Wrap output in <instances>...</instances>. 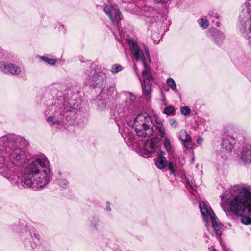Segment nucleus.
<instances>
[{
	"mask_svg": "<svg viewBox=\"0 0 251 251\" xmlns=\"http://www.w3.org/2000/svg\"><path fill=\"white\" fill-rule=\"evenodd\" d=\"M26 139L14 134L0 137V175L18 187L39 190L47 185L51 176L50 162L44 154L32 155L25 150Z\"/></svg>",
	"mask_w": 251,
	"mask_h": 251,
	"instance_id": "nucleus-1",
	"label": "nucleus"
},
{
	"mask_svg": "<svg viewBox=\"0 0 251 251\" xmlns=\"http://www.w3.org/2000/svg\"><path fill=\"white\" fill-rule=\"evenodd\" d=\"M221 198L225 201L230 212L242 217L243 224H251V188L249 186L239 184L231 186Z\"/></svg>",
	"mask_w": 251,
	"mask_h": 251,
	"instance_id": "nucleus-2",
	"label": "nucleus"
},
{
	"mask_svg": "<svg viewBox=\"0 0 251 251\" xmlns=\"http://www.w3.org/2000/svg\"><path fill=\"white\" fill-rule=\"evenodd\" d=\"M73 108L70 103L62 100H55L52 105L45 110V115H50L46 120L53 127L61 129L65 124L64 118L66 114L72 111Z\"/></svg>",
	"mask_w": 251,
	"mask_h": 251,
	"instance_id": "nucleus-3",
	"label": "nucleus"
},
{
	"mask_svg": "<svg viewBox=\"0 0 251 251\" xmlns=\"http://www.w3.org/2000/svg\"><path fill=\"white\" fill-rule=\"evenodd\" d=\"M128 43L136 60L141 61L144 66V70L142 72V76L143 78V83L151 82L153 80V78L151 75V69L147 64L151 60L148 49L144 47V51H143L140 49L136 42L131 40H128Z\"/></svg>",
	"mask_w": 251,
	"mask_h": 251,
	"instance_id": "nucleus-4",
	"label": "nucleus"
},
{
	"mask_svg": "<svg viewBox=\"0 0 251 251\" xmlns=\"http://www.w3.org/2000/svg\"><path fill=\"white\" fill-rule=\"evenodd\" d=\"M154 122L152 118L146 112H141L134 120L133 127L139 137H150L153 135Z\"/></svg>",
	"mask_w": 251,
	"mask_h": 251,
	"instance_id": "nucleus-5",
	"label": "nucleus"
},
{
	"mask_svg": "<svg viewBox=\"0 0 251 251\" xmlns=\"http://www.w3.org/2000/svg\"><path fill=\"white\" fill-rule=\"evenodd\" d=\"M199 208L207 230L211 231L213 229L218 237L220 235V225L218 218L209 203L205 201H201L199 203Z\"/></svg>",
	"mask_w": 251,
	"mask_h": 251,
	"instance_id": "nucleus-6",
	"label": "nucleus"
},
{
	"mask_svg": "<svg viewBox=\"0 0 251 251\" xmlns=\"http://www.w3.org/2000/svg\"><path fill=\"white\" fill-rule=\"evenodd\" d=\"M83 77L84 83L85 85L93 88H98L100 89L103 88L106 78L104 73L97 70L86 72Z\"/></svg>",
	"mask_w": 251,
	"mask_h": 251,
	"instance_id": "nucleus-7",
	"label": "nucleus"
},
{
	"mask_svg": "<svg viewBox=\"0 0 251 251\" xmlns=\"http://www.w3.org/2000/svg\"><path fill=\"white\" fill-rule=\"evenodd\" d=\"M131 144L134 148H135L136 151L144 157L151 156L156 151L158 148V143L152 140L146 141L143 144L142 147H136V143L135 141Z\"/></svg>",
	"mask_w": 251,
	"mask_h": 251,
	"instance_id": "nucleus-8",
	"label": "nucleus"
},
{
	"mask_svg": "<svg viewBox=\"0 0 251 251\" xmlns=\"http://www.w3.org/2000/svg\"><path fill=\"white\" fill-rule=\"evenodd\" d=\"M104 11L113 22L120 21L123 19L122 15L116 5H107L105 6Z\"/></svg>",
	"mask_w": 251,
	"mask_h": 251,
	"instance_id": "nucleus-9",
	"label": "nucleus"
},
{
	"mask_svg": "<svg viewBox=\"0 0 251 251\" xmlns=\"http://www.w3.org/2000/svg\"><path fill=\"white\" fill-rule=\"evenodd\" d=\"M235 143L234 139L230 136H227L222 138L221 146L223 151H225L227 154H229L233 148Z\"/></svg>",
	"mask_w": 251,
	"mask_h": 251,
	"instance_id": "nucleus-10",
	"label": "nucleus"
},
{
	"mask_svg": "<svg viewBox=\"0 0 251 251\" xmlns=\"http://www.w3.org/2000/svg\"><path fill=\"white\" fill-rule=\"evenodd\" d=\"M178 137L182 141L184 147L187 149H190L193 147L192 138L184 130H180L178 134Z\"/></svg>",
	"mask_w": 251,
	"mask_h": 251,
	"instance_id": "nucleus-11",
	"label": "nucleus"
},
{
	"mask_svg": "<svg viewBox=\"0 0 251 251\" xmlns=\"http://www.w3.org/2000/svg\"><path fill=\"white\" fill-rule=\"evenodd\" d=\"M164 155V152L159 150L157 152V157L155 160L156 167L160 169H164L167 165V160Z\"/></svg>",
	"mask_w": 251,
	"mask_h": 251,
	"instance_id": "nucleus-12",
	"label": "nucleus"
},
{
	"mask_svg": "<svg viewBox=\"0 0 251 251\" xmlns=\"http://www.w3.org/2000/svg\"><path fill=\"white\" fill-rule=\"evenodd\" d=\"M144 15L148 17H152L154 21H156L157 18L160 16V12L152 7L145 6L143 9Z\"/></svg>",
	"mask_w": 251,
	"mask_h": 251,
	"instance_id": "nucleus-13",
	"label": "nucleus"
},
{
	"mask_svg": "<svg viewBox=\"0 0 251 251\" xmlns=\"http://www.w3.org/2000/svg\"><path fill=\"white\" fill-rule=\"evenodd\" d=\"M241 159L245 164L251 163V145H247L243 148Z\"/></svg>",
	"mask_w": 251,
	"mask_h": 251,
	"instance_id": "nucleus-14",
	"label": "nucleus"
},
{
	"mask_svg": "<svg viewBox=\"0 0 251 251\" xmlns=\"http://www.w3.org/2000/svg\"><path fill=\"white\" fill-rule=\"evenodd\" d=\"M142 88L143 95L147 99L150 98L152 91L151 89V82L142 83Z\"/></svg>",
	"mask_w": 251,
	"mask_h": 251,
	"instance_id": "nucleus-15",
	"label": "nucleus"
},
{
	"mask_svg": "<svg viewBox=\"0 0 251 251\" xmlns=\"http://www.w3.org/2000/svg\"><path fill=\"white\" fill-rule=\"evenodd\" d=\"M156 129L160 137L162 138L166 136V130L162 122L160 121H155Z\"/></svg>",
	"mask_w": 251,
	"mask_h": 251,
	"instance_id": "nucleus-16",
	"label": "nucleus"
},
{
	"mask_svg": "<svg viewBox=\"0 0 251 251\" xmlns=\"http://www.w3.org/2000/svg\"><path fill=\"white\" fill-rule=\"evenodd\" d=\"M10 70H9V74H12L13 75H18L21 72V69L20 67L17 65L10 63Z\"/></svg>",
	"mask_w": 251,
	"mask_h": 251,
	"instance_id": "nucleus-17",
	"label": "nucleus"
},
{
	"mask_svg": "<svg viewBox=\"0 0 251 251\" xmlns=\"http://www.w3.org/2000/svg\"><path fill=\"white\" fill-rule=\"evenodd\" d=\"M11 63L0 61V71L4 74H9Z\"/></svg>",
	"mask_w": 251,
	"mask_h": 251,
	"instance_id": "nucleus-18",
	"label": "nucleus"
},
{
	"mask_svg": "<svg viewBox=\"0 0 251 251\" xmlns=\"http://www.w3.org/2000/svg\"><path fill=\"white\" fill-rule=\"evenodd\" d=\"M197 22L200 27L202 29H206L209 26V21L205 17L199 19Z\"/></svg>",
	"mask_w": 251,
	"mask_h": 251,
	"instance_id": "nucleus-19",
	"label": "nucleus"
},
{
	"mask_svg": "<svg viewBox=\"0 0 251 251\" xmlns=\"http://www.w3.org/2000/svg\"><path fill=\"white\" fill-rule=\"evenodd\" d=\"M41 59L50 65H54L56 62V59L54 57L51 56H43L41 57Z\"/></svg>",
	"mask_w": 251,
	"mask_h": 251,
	"instance_id": "nucleus-20",
	"label": "nucleus"
},
{
	"mask_svg": "<svg viewBox=\"0 0 251 251\" xmlns=\"http://www.w3.org/2000/svg\"><path fill=\"white\" fill-rule=\"evenodd\" d=\"M243 11H246L247 13L251 16V0H246L243 5Z\"/></svg>",
	"mask_w": 251,
	"mask_h": 251,
	"instance_id": "nucleus-21",
	"label": "nucleus"
},
{
	"mask_svg": "<svg viewBox=\"0 0 251 251\" xmlns=\"http://www.w3.org/2000/svg\"><path fill=\"white\" fill-rule=\"evenodd\" d=\"M164 139L163 146L166 150L169 152L171 151V145L170 139L167 136L162 138Z\"/></svg>",
	"mask_w": 251,
	"mask_h": 251,
	"instance_id": "nucleus-22",
	"label": "nucleus"
},
{
	"mask_svg": "<svg viewBox=\"0 0 251 251\" xmlns=\"http://www.w3.org/2000/svg\"><path fill=\"white\" fill-rule=\"evenodd\" d=\"M167 83L173 90H175L176 92L177 91L176 84L173 78H168L167 80Z\"/></svg>",
	"mask_w": 251,
	"mask_h": 251,
	"instance_id": "nucleus-23",
	"label": "nucleus"
},
{
	"mask_svg": "<svg viewBox=\"0 0 251 251\" xmlns=\"http://www.w3.org/2000/svg\"><path fill=\"white\" fill-rule=\"evenodd\" d=\"M175 109L173 106H168L164 108V113L166 115L174 114Z\"/></svg>",
	"mask_w": 251,
	"mask_h": 251,
	"instance_id": "nucleus-24",
	"label": "nucleus"
},
{
	"mask_svg": "<svg viewBox=\"0 0 251 251\" xmlns=\"http://www.w3.org/2000/svg\"><path fill=\"white\" fill-rule=\"evenodd\" d=\"M123 69L122 66L119 64H115L113 65L111 69V71L113 73H117Z\"/></svg>",
	"mask_w": 251,
	"mask_h": 251,
	"instance_id": "nucleus-25",
	"label": "nucleus"
},
{
	"mask_svg": "<svg viewBox=\"0 0 251 251\" xmlns=\"http://www.w3.org/2000/svg\"><path fill=\"white\" fill-rule=\"evenodd\" d=\"M58 183L60 187L63 188H66L68 185V182L64 178H60L58 179Z\"/></svg>",
	"mask_w": 251,
	"mask_h": 251,
	"instance_id": "nucleus-26",
	"label": "nucleus"
},
{
	"mask_svg": "<svg viewBox=\"0 0 251 251\" xmlns=\"http://www.w3.org/2000/svg\"><path fill=\"white\" fill-rule=\"evenodd\" d=\"M127 130H128L127 128H126H126H124L123 132H122V136L125 140H126V139L127 138H128L129 140H132L131 137V135H130V134H129L127 132Z\"/></svg>",
	"mask_w": 251,
	"mask_h": 251,
	"instance_id": "nucleus-27",
	"label": "nucleus"
},
{
	"mask_svg": "<svg viewBox=\"0 0 251 251\" xmlns=\"http://www.w3.org/2000/svg\"><path fill=\"white\" fill-rule=\"evenodd\" d=\"M169 170L171 171V173L175 176L176 175V169L174 166L173 162L170 161L168 165Z\"/></svg>",
	"mask_w": 251,
	"mask_h": 251,
	"instance_id": "nucleus-28",
	"label": "nucleus"
},
{
	"mask_svg": "<svg viewBox=\"0 0 251 251\" xmlns=\"http://www.w3.org/2000/svg\"><path fill=\"white\" fill-rule=\"evenodd\" d=\"M180 111L182 115L187 116L190 114L191 109L188 106H184L181 108Z\"/></svg>",
	"mask_w": 251,
	"mask_h": 251,
	"instance_id": "nucleus-29",
	"label": "nucleus"
},
{
	"mask_svg": "<svg viewBox=\"0 0 251 251\" xmlns=\"http://www.w3.org/2000/svg\"><path fill=\"white\" fill-rule=\"evenodd\" d=\"M208 32L210 34V35L214 39L216 35L219 34V31L218 29L215 28H211L208 30Z\"/></svg>",
	"mask_w": 251,
	"mask_h": 251,
	"instance_id": "nucleus-30",
	"label": "nucleus"
},
{
	"mask_svg": "<svg viewBox=\"0 0 251 251\" xmlns=\"http://www.w3.org/2000/svg\"><path fill=\"white\" fill-rule=\"evenodd\" d=\"M56 28L58 29L62 33H65L66 32V28L64 25L62 24H59L56 27Z\"/></svg>",
	"mask_w": 251,
	"mask_h": 251,
	"instance_id": "nucleus-31",
	"label": "nucleus"
},
{
	"mask_svg": "<svg viewBox=\"0 0 251 251\" xmlns=\"http://www.w3.org/2000/svg\"><path fill=\"white\" fill-rule=\"evenodd\" d=\"M170 124L171 126L173 128H176L178 125L177 122L174 119L170 120Z\"/></svg>",
	"mask_w": 251,
	"mask_h": 251,
	"instance_id": "nucleus-32",
	"label": "nucleus"
},
{
	"mask_svg": "<svg viewBox=\"0 0 251 251\" xmlns=\"http://www.w3.org/2000/svg\"><path fill=\"white\" fill-rule=\"evenodd\" d=\"M116 92L115 87L114 86H110L108 89V94L109 95H112Z\"/></svg>",
	"mask_w": 251,
	"mask_h": 251,
	"instance_id": "nucleus-33",
	"label": "nucleus"
},
{
	"mask_svg": "<svg viewBox=\"0 0 251 251\" xmlns=\"http://www.w3.org/2000/svg\"><path fill=\"white\" fill-rule=\"evenodd\" d=\"M221 246L222 247L223 251H233L229 248L227 247L226 246L223 244L222 242H221Z\"/></svg>",
	"mask_w": 251,
	"mask_h": 251,
	"instance_id": "nucleus-34",
	"label": "nucleus"
},
{
	"mask_svg": "<svg viewBox=\"0 0 251 251\" xmlns=\"http://www.w3.org/2000/svg\"><path fill=\"white\" fill-rule=\"evenodd\" d=\"M127 98L130 99L131 101H133L134 100H135V97L130 93H127Z\"/></svg>",
	"mask_w": 251,
	"mask_h": 251,
	"instance_id": "nucleus-35",
	"label": "nucleus"
},
{
	"mask_svg": "<svg viewBox=\"0 0 251 251\" xmlns=\"http://www.w3.org/2000/svg\"><path fill=\"white\" fill-rule=\"evenodd\" d=\"M203 141V139L202 137H199L197 139V143L199 145H201Z\"/></svg>",
	"mask_w": 251,
	"mask_h": 251,
	"instance_id": "nucleus-36",
	"label": "nucleus"
},
{
	"mask_svg": "<svg viewBox=\"0 0 251 251\" xmlns=\"http://www.w3.org/2000/svg\"><path fill=\"white\" fill-rule=\"evenodd\" d=\"M32 237L33 238H35V239L39 240L40 239V235L37 233H34L33 235H32Z\"/></svg>",
	"mask_w": 251,
	"mask_h": 251,
	"instance_id": "nucleus-37",
	"label": "nucleus"
},
{
	"mask_svg": "<svg viewBox=\"0 0 251 251\" xmlns=\"http://www.w3.org/2000/svg\"><path fill=\"white\" fill-rule=\"evenodd\" d=\"M107 206H106V210L108 211H111V208H110V204L109 203V202H107Z\"/></svg>",
	"mask_w": 251,
	"mask_h": 251,
	"instance_id": "nucleus-38",
	"label": "nucleus"
},
{
	"mask_svg": "<svg viewBox=\"0 0 251 251\" xmlns=\"http://www.w3.org/2000/svg\"><path fill=\"white\" fill-rule=\"evenodd\" d=\"M209 250L210 251H217L213 247L209 248Z\"/></svg>",
	"mask_w": 251,
	"mask_h": 251,
	"instance_id": "nucleus-39",
	"label": "nucleus"
},
{
	"mask_svg": "<svg viewBox=\"0 0 251 251\" xmlns=\"http://www.w3.org/2000/svg\"><path fill=\"white\" fill-rule=\"evenodd\" d=\"M216 18L218 19L219 18V15L218 14H216L215 15Z\"/></svg>",
	"mask_w": 251,
	"mask_h": 251,
	"instance_id": "nucleus-40",
	"label": "nucleus"
},
{
	"mask_svg": "<svg viewBox=\"0 0 251 251\" xmlns=\"http://www.w3.org/2000/svg\"><path fill=\"white\" fill-rule=\"evenodd\" d=\"M192 189L194 190H196V186H191Z\"/></svg>",
	"mask_w": 251,
	"mask_h": 251,
	"instance_id": "nucleus-41",
	"label": "nucleus"
},
{
	"mask_svg": "<svg viewBox=\"0 0 251 251\" xmlns=\"http://www.w3.org/2000/svg\"><path fill=\"white\" fill-rule=\"evenodd\" d=\"M164 0H158V1H160L161 2V1H162L163 3L166 2V1H165Z\"/></svg>",
	"mask_w": 251,
	"mask_h": 251,
	"instance_id": "nucleus-42",
	"label": "nucleus"
},
{
	"mask_svg": "<svg viewBox=\"0 0 251 251\" xmlns=\"http://www.w3.org/2000/svg\"><path fill=\"white\" fill-rule=\"evenodd\" d=\"M119 129L120 131H121L122 130V126H121V127H119Z\"/></svg>",
	"mask_w": 251,
	"mask_h": 251,
	"instance_id": "nucleus-43",
	"label": "nucleus"
},
{
	"mask_svg": "<svg viewBox=\"0 0 251 251\" xmlns=\"http://www.w3.org/2000/svg\"><path fill=\"white\" fill-rule=\"evenodd\" d=\"M93 226H94V227H96V226L95 225H94Z\"/></svg>",
	"mask_w": 251,
	"mask_h": 251,
	"instance_id": "nucleus-44",
	"label": "nucleus"
},
{
	"mask_svg": "<svg viewBox=\"0 0 251 251\" xmlns=\"http://www.w3.org/2000/svg\"><path fill=\"white\" fill-rule=\"evenodd\" d=\"M217 25L219 26V25H218L219 24V22H217Z\"/></svg>",
	"mask_w": 251,
	"mask_h": 251,
	"instance_id": "nucleus-45",
	"label": "nucleus"
},
{
	"mask_svg": "<svg viewBox=\"0 0 251 251\" xmlns=\"http://www.w3.org/2000/svg\"><path fill=\"white\" fill-rule=\"evenodd\" d=\"M59 174L60 176L61 175V174H60V172H59Z\"/></svg>",
	"mask_w": 251,
	"mask_h": 251,
	"instance_id": "nucleus-46",
	"label": "nucleus"
}]
</instances>
